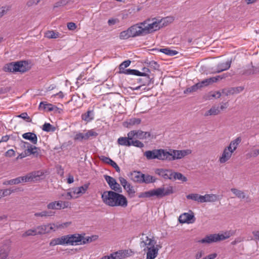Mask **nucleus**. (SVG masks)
Wrapping results in <instances>:
<instances>
[{
    "mask_svg": "<svg viewBox=\"0 0 259 259\" xmlns=\"http://www.w3.org/2000/svg\"><path fill=\"white\" fill-rule=\"evenodd\" d=\"M101 198L103 202L110 207L120 206L124 208L128 204L126 198L116 191H104L102 194Z\"/></svg>",
    "mask_w": 259,
    "mask_h": 259,
    "instance_id": "nucleus-1",
    "label": "nucleus"
},
{
    "mask_svg": "<svg viewBox=\"0 0 259 259\" xmlns=\"http://www.w3.org/2000/svg\"><path fill=\"white\" fill-rule=\"evenodd\" d=\"M82 240V235L76 233L74 234L64 235L61 237L52 239L49 244L50 246H52L57 245H69L74 246L80 245Z\"/></svg>",
    "mask_w": 259,
    "mask_h": 259,
    "instance_id": "nucleus-2",
    "label": "nucleus"
},
{
    "mask_svg": "<svg viewBox=\"0 0 259 259\" xmlns=\"http://www.w3.org/2000/svg\"><path fill=\"white\" fill-rule=\"evenodd\" d=\"M29 69L28 63L25 61L12 62L6 64L3 70L7 72H20L24 73Z\"/></svg>",
    "mask_w": 259,
    "mask_h": 259,
    "instance_id": "nucleus-3",
    "label": "nucleus"
},
{
    "mask_svg": "<svg viewBox=\"0 0 259 259\" xmlns=\"http://www.w3.org/2000/svg\"><path fill=\"white\" fill-rule=\"evenodd\" d=\"M232 234L227 231L223 234H213L206 236L204 238L198 241L199 243L210 244L224 240L229 238Z\"/></svg>",
    "mask_w": 259,
    "mask_h": 259,
    "instance_id": "nucleus-4",
    "label": "nucleus"
},
{
    "mask_svg": "<svg viewBox=\"0 0 259 259\" xmlns=\"http://www.w3.org/2000/svg\"><path fill=\"white\" fill-rule=\"evenodd\" d=\"M191 153V150L189 149L181 150L169 149L168 151L166 150V160L174 161L180 159Z\"/></svg>",
    "mask_w": 259,
    "mask_h": 259,
    "instance_id": "nucleus-5",
    "label": "nucleus"
},
{
    "mask_svg": "<svg viewBox=\"0 0 259 259\" xmlns=\"http://www.w3.org/2000/svg\"><path fill=\"white\" fill-rule=\"evenodd\" d=\"M159 18H153L147 19L142 22L146 34L152 33L160 29V25L159 23Z\"/></svg>",
    "mask_w": 259,
    "mask_h": 259,
    "instance_id": "nucleus-6",
    "label": "nucleus"
},
{
    "mask_svg": "<svg viewBox=\"0 0 259 259\" xmlns=\"http://www.w3.org/2000/svg\"><path fill=\"white\" fill-rule=\"evenodd\" d=\"M144 155L148 160L157 159L160 160H166V150L159 149L148 150L145 152Z\"/></svg>",
    "mask_w": 259,
    "mask_h": 259,
    "instance_id": "nucleus-7",
    "label": "nucleus"
},
{
    "mask_svg": "<svg viewBox=\"0 0 259 259\" xmlns=\"http://www.w3.org/2000/svg\"><path fill=\"white\" fill-rule=\"evenodd\" d=\"M98 133L95 132L94 130H88L86 133L74 132L73 136V140L74 141L82 142L83 141H87L90 138L96 137Z\"/></svg>",
    "mask_w": 259,
    "mask_h": 259,
    "instance_id": "nucleus-8",
    "label": "nucleus"
},
{
    "mask_svg": "<svg viewBox=\"0 0 259 259\" xmlns=\"http://www.w3.org/2000/svg\"><path fill=\"white\" fill-rule=\"evenodd\" d=\"M140 240V247L143 248V251H146V250L149 249V248L157 247V246H156V242L153 237L149 238L143 234Z\"/></svg>",
    "mask_w": 259,
    "mask_h": 259,
    "instance_id": "nucleus-9",
    "label": "nucleus"
},
{
    "mask_svg": "<svg viewBox=\"0 0 259 259\" xmlns=\"http://www.w3.org/2000/svg\"><path fill=\"white\" fill-rule=\"evenodd\" d=\"M150 191L151 197L156 196L157 198H162L173 193V189L171 186L167 188L162 187Z\"/></svg>",
    "mask_w": 259,
    "mask_h": 259,
    "instance_id": "nucleus-10",
    "label": "nucleus"
},
{
    "mask_svg": "<svg viewBox=\"0 0 259 259\" xmlns=\"http://www.w3.org/2000/svg\"><path fill=\"white\" fill-rule=\"evenodd\" d=\"M89 188L88 184H84L82 186L72 188L67 193L68 199L77 198L84 194Z\"/></svg>",
    "mask_w": 259,
    "mask_h": 259,
    "instance_id": "nucleus-11",
    "label": "nucleus"
},
{
    "mask_svg": "<svg viewBox=\"0 0 259 259\" xmlns=\"http://www.w3.org/2000/svg\"><path fill=\"white\" fill-rule=\"evenodd\" d=\"M129 31L132 37L146 35L144 26L143 24H141V22L130 27Z\"/></svg>",
    "mask_w": 259,
    "mask_h": 259,
    "instance_id": "nucleus-12",
    "label": "nucleus"
},
{
    "mask_svg": "<svg viewBox=\"0 0 259 259\" xmlns=\"http://www.w3.org/2000/svg\"><path fill=\"white\" fill-rule=\"evenodd\" d=\"M195 220L194 213L191 210L181 214L179 218V221L181 224H192L195 222Z\"/></svg>",
    "mask_w": 259,
    "mask_h": 259,
    "instance_id": "nucleus-13",
    "label": "nucleus"
},
{
    "mask_svg": "<svg viewBox=\"0 0 259 259\" xmlns=\"http://www.w3.org/2000/svg\"><path fill=\"white\" fill-rule=\"evenodd\" d=\"M104 178L112 190L114 191L121 192V188L120 185L117 183L114 178L108 175H104Z\"/></svg>",
    "mask_w": 259,
    "mask_h": 259,
    "instance_id": "nucleus-14",
    "label": "nucleus"
},
{
    "mask_svg": "<svg viewBox=\"0 0 259 259\" xmlns=\"http://www.w3.org/2000/svg\"><path fill=\"white\" fill-rule=\"evenodd\" d=\"M69 202L63 201H55L48 204L47 207L49 209H61L68 207Z\"/></svg>",
    "mask_w": 259,
    "mask_h": 259,
    "instance_id": "nucleus-15",
    "label": "nucleus"
},
{
    "mask_svg": "<svg viewBox=\"0 0 259 259\" xmlns=\"http://www.w3.org/2000/svg\"><path fill=\"white\" fill-rule=\"evenodd\" d=\"M128 136L132 137L133 139H147L150 137L151 134L149 132H143L140 130L132 131L128 133Z\"/></svg>",
    "mask_w": 259,
    "mask_h": 259,
    "instance_id": "nucleus-16",
    "label": "nucleus"
},
{
    "mask_svg": "<svg viewBox=\"0 0 259 259\" xmlns=\"http://www.w3.org/2000/svg\"><path fill=\"white\" fill-rule=\"evenodd\" d=\"M234 152L230 150L227 146L226 147L222 152V155L219 158V162L220 163H225L228 161L232 157Z\"/></svg>",
    "mask_w": 259,
    "mask_h": 259,
    "instance_id": "nucleus-17",
    "label": "nucleus"
},
{
    "mask_svg": "<svg viewBox=\"0 0 259 259\" xmlns=\"http://www.w3.org/2000/svg\"><path fill=\"white\" fill-rule=\"evenodd\" d=\"M39 109L40 110H45L47 111H54L55 113H60V109L56 106L50 103H48L47 102H41L39 105Z\"/></svg>",
    "mask_w": 259,
    "mask_h": 259,
    "instance_id": "nucleus-18",
    "label": "nucleus"
},
{
    "mask_svg": "<svg viewBox=\"0 0 259 259\" xmlns=\"http://www.w3.org/2000/svg\"><path fill=\"white\" fill-rule=\"evenodd\" d=\"M231 61L219 63L215 68H212V73H219L228 70L231 67Z\"/></svg>",
    "mask_w": 259,
    "mask_h": 259,
    "instance_id": "nucleus-19",
    "label": "nucleus"
},
{
    "mask_svg": "<svg viewBox=\"0 0 259 259\" xmlns=\"http://www.w3.org/2000/svg\"><path fill=\"white\" fill-rule=\"evenodd\" d=\"M10 250V245L9 243L3 244L0 248V259H7Z\"/></svg>",
    "mask_w": 259,
    "mask_h": 259,
    "instance_id": "nucleus-20",
    "label": "nucleus"
},
{
    "mask_svg": "<svg viewBox=\"0 0 259 259\" xmlns=\"http://www.w3.org/2000/svg\"><path fill=\"white\" fill-rule=\"evenodd\" d=\"M38 171H33L28 174L27 175L20 177L22 183H26L31 181H33L36 177L39 176Z\"/></svg>",
    "mask_w": 259,
    "mask_h": 259,
    "instance_id": "nucleus-21",
    "label": "nucleus"
},
{
    "mask_svg": "<svg viewBox=\"0 0 259 259\" xmlns=\"http://www.w3.org/2000/svg\"><path fill=\"white\" fill-rule=\"evenodd\" d=\"M133 139L132 137L128 136L127 134V137H120L118 139L117 143L119 145L121 146L130 147L131 146V141Z\"/></svg>",
    "mask_w": 259,
    "mask_h": 259,
    "instance_id": "nucleus-22",
    "label": "nucleus"
},
{
    "mask_svg": "<svg viewBox=\"0 0 259 259\" xmlns=\"http://www.w3.org/2000/svg\"><path fill=\"white\" fill-rule=\"evenodd\" d=\"M22 136L23 138L30 141L33 144H36L37 143V136L34 133H26L23 134Z\"/></svg>",
    "mask_w": 259,
    "mask_h": 259,
    "instance_id": "nucleus-23",
    "label": "nucleus"
},
{
    "mask_svg": "<svg viewBox=\"0 0 259 259\" xmlns=\"http://www.w3.org/2000/svg\"><path fill=\"white\" fill-rule=\"evenodd\" d=\"M202 203L204 202H213L219 200V196L216 194H206L202 195Z\"/></svg>",
    "mask_w": 259,
    "mask_h": 259,
    "instance_id": "nucleus-24",
    "label": "nucleus"
},
{
    "mask_svg": "<svg viewBox=\"0 0 259 259\" xmlns=\"http://www.w3.org/2000/svg\"><path fill=\"white\" fill-rule=\"evenodd\" d=\"M158 250L157 247L146 250V259H155L158 255Z\"/></svg>",
    "mask_w": 259,
    "mask_h": 259,
    "instance_id": "nucleus-25",
    "label": "nucleus"
},
{
    "mask_svg": "<svg viewBox=\"0 0 259 259\" xmlns=\"http://www.w3.org/2000/svg\"><path fill=\"white\" fill-rule=\"evenodd\" d=\"M109 259H122L126 256V251L119 250L107 255Z\"/></svg>",
    "mask_w": 259,
    "mask_h": 259,
    "instance_id": "nucleus-26",
    "label": "nucleus"
},
{
    "mask_svg": "<svg viewBox=\"0 0 259 259\" xmlns=\"http://www.w3.org/2000/svg\"><path fill=\"white\" fill-rule=\"evenodd\" d=\"M242 141V138L240 137H238L236 139L232 140L229 146L227 147L229 148L230 150H232L234 152L237 148L238 146L241 143Z\"/></svg>",
    "mask_w": 259,
    "mask_h": 259,
    "instance_id": "nucleus-27",
    "label": "nucleus"
},
{
    "mask_svg": "<svg viewBox=\"0 0 259 259\" xmlns=\"http://www.w3.org/2000/svg\"><path fill=\"white\" fill-rule=\"evenodd\" d=\"M94 118V111L93 109H89L87 112L81 115L82 120L90 122Z\"/></svg>",
    "mask_w": 259,
    "mask_h": 259,
    "instance_id": "nucleus-28",
    "label": "nucleus"
},
{
    "mask_svg": "<svg viewBox=\"0 0 259 259\" xmlns=\"http://www.w3.org/2000/svg\"><path fill=\"white\" fill-rule=\"evenodd\" d=\"M132 179L133 181L139 183H142L143 180L144 174L139 171H135L131 173Z\"/></svg>",
    "mask_w": 259,
    "mask_h": 259,
    "instance_id": "nucleus-29",
    "label": "nucleus"
},
{
    "mask_svg": "<svg viewBox=\"0 0 259 259\" xmlns=\"http://www.w3.org/2000/svg\"><path fill=\"white\" fill-rule=\"evenodd\" d=\"M143 78L139 79V82L142 84L141 85L138 86L135 88L136 90H139L143 86L149 85L150 83V78L149 76H143Z\"/></svg>",
    "mask_w": 259,
    "mask_h": 259,
    "instance_id": "nucleus-30",
    "label": "nucleus"
},
{
    "mask_svg": "<svg viewBox=\"0 0 259 259\" xmlns=\"http://www.w3.org/2000/svg\"><path fill=\"white\" fill-rule=\"evenodd\" d=\"M188 199L193 200L198 203H202V195H200L197 193H191L186 196Z\"/></svg>",
    "mask_w": 259,
    "mask_h": 259,
    "instance_id": "nucleus-31",
    "label": "nucleus"
},
{
    "mask_svg": "<svg viewBox=\"0 0 259 259\" xmlns=\"http://www.w3.org/2000/svg\"><path fill=\"white\" fill-rule=\"evenodd\" d=\"M220 113V109L218 106H213L209 110L206 111L205 114V116L210 115H216Z\"/></svg>",
    "mask_w": 259,
    "mask_h": 259,
    "instance_id": "nucleus-32",
    "label": "nucleus"
},
{
    "mask_svg": "<svg viewBox=\"0 0 259 259\" xmlns=\"http://www.w3.org/2000/svg\"><path fill=\"white\" fill-rule=\"evenodd\" d=\"M55 212L51 210H44L41 212H36L34 213V216L36 217H49L54 216Z\"/></svg>",
    "mask_w": 259,
    "mask_h": 259,
    "instance_id": "nucleus-33",
    "label": "nucleus"
},
{
    "mask_svg": "<svg viewBox=\"0 0 259 259\" xmlns=\"http://www.w3.org/2000/svg\"><path fill=\"white\" fill-rule=\"evenodd\" d=\"M231 191L239 199H243L245 198L244 191L236 188H231Z\"/></svg>",
    "mask_w": 259,
    "mask_h": 259,
    "instance_id": "nucleus-34",
    "label": "nucleus"
},
{
    "mask_svg": "<svg viewBox=\"0 0 259 259\" xmlns=\"http://www.w3.org/2000/svg\"><path fill=\"white\" fill-rule=\"evenodd\" d=\"M37 235L49 233L48 225H40L35 227Z\"/></svg>",
    "mask_w": 259,
    "mask_h": 259,
    "instance_id": "nucleus-35",
    "label": "nucleus"
},
{
    "mask_svg": "<svg viewBox=\"0 0 259 259\" xmlns=\"http://www.w3.org/2000/svg\"><path fill=\"white\" fill-rule=\"evenodd\" d=\"M120 73H123L127 75H137L140 74V71L136 69H126L119 71Z\"/></svg>",
    "mask_w": 259,
    "mask_h": 259,
    "instance_id": "nucleus-36",
    "label": "nucleus"
},
{
    "mask_svg": "<svg viewBox=\"0 0 259 259\" xmlns=\"http://www.w3.org/2000/svg\"><path fill=\"white\" fill-rule=\"evenodd\" d=\"M21 147L23 148H26L27 149L24 151L25 154H26V157L29 156L32 154L31 153V149L29 147L30 143L27 142H24L23 141H21Z\"/></svg>",
    "mask_w": 259,
    "mask_h": 259,
    "instance_id": "nucleus-37",
    "label": "nucleus"
},
{
    "mask_svg": "<svg viewBox=\"0 0 259 259\" xmlns=\"http://www.w3.org/2000/svg\"><path fill=\"white\" fill-rule=\"evenodd\" d=\"M158 51L169 56H175L178 53L177 51L170 50L169 48L160 49L158 50Z\"/></svg>",
    "mask_w": 259,
    "mask_h": 259,
    "instance_id": "nucleus-38",
    "label": "nucleus"
},
{
    "mask_svg": "<svg viewBox=\"0 0 259 259\" xmlns=\"http://www.w3.org/2000/svg\"><path fill=\"white\" fill-rule=\"evenodd\" d=\"M156 174L159 175V176L161 177L164 179H167V176H168V169H163V168H159L156 169L155 171Z\"/></svg>",
    "mask_w": 259,
    "mask_h": 259,
    "instance_id": "nucleus-39",
    "label": "nucleus"
},
{
    "mask_svg": "<svg viewBox=\"0 0 259 259\" xmlns=\"http://www.w3.org/2000/svg\"><path fill=\"white\" fill-rule=\"evenodd\" d=\"M200 84L199 82H198L189 88H188L184 91V93L187 94L197 91L198 89L201 88Z\"/></svg>",
    "mask_w": 259,
    "mask_h": 259,
    "instance_id": "nucleus-40",
    "label": "nucleus"
},
{
    "mask_svg": "<svg viewBox=\"0 0 259 259\" xmlns=\"http://www.w3.org/2000/svg\"><path fill=\"white\" fill-rule=\"evenodd\" d=\"M172 20V19L170 17H165L161 19L159 18V23L160 25V28L171 23Z\"/></svg>",
    "mask_w": 259,
    "mask_h": 259,
    "instance_id": "nucleus-41",
    "label": "nucleus"
},
{
    "mask_svg": "<svg viewBox=\"0 0 259 259\" xmlns=\"http://www.w3.org/2000/svg\"><path fill=\"white\" fill-rule=\"evenodd\" d=\"M172 20V19L170 17H165L161 19L159 18V23L160 25V28L171 23Z\"/></svg>",
    "mask_w": 259,
    "mask_h": 259,
    "instance_id": "nucleus-42",
    "label": "nucleus"
},
{
    "mask_svg": "<svg viewBox=\"0 0 259 259\" xmlns=\"http://www.w3.org/2000/svg\"><path fill=\"white\" fill-rule=\"evenodd\" d=\"M124 189L126 191L129 196L133 197L135 196V191L133 187L128 183L125 187H123Z\"/></svg>",
    "mask_w": 259,
    "mask_h": 259,
    "instance_id": "nucleus-43",
    "label": "nucleus"
},
{
    "mask_svg": "<svg viewBox=\"0 0 259 259\" xmlns=\"http://www.w3.org/2000/svg\"><path fill=\"white\" fill-rule=\"evenodd\" d=\"M42 130L47 132H54L56 130V127L49 123H45L42 125Z\"/></svg>",
    "mask_w": 259,
    "mask_h": 259,
    "instance_id": "nucleus-44",
    "label": "nucleus"
},
{
    "mask_svg": "<svg viewBox=\"0 0 259 259\" xmlns=\"http://www.w3.org/2000/svg\"><path fill=\"white\" fill-rule=\"evenodd\" d=\"M11 10V6L9 5H4L0 7V18H2L4 15Z\"/></svg>",
    "mask_w": 259,
    "mask_h": 259,
    "instance_id": "nucleus-45",
    "label": "nucleus"
},
{
    "mask_svg": "<svg viewBox=\"0 0 259 259\" xmlns=\"http://www.w3.org/2000/svg\"><path fill=\"white\" fill-rule=\"evenodd\" d=\"M130 37H132V36L129 31V28L127 30L122 31L120 33L119 38L121 39H126Z\"/></svg>",
    "mask_w": 259,
    "mask_h": 259,
    "instance_id": "nucleus-46",
    "label": "nucleus"
},
{
    "mask_svg": "<svg viewBox=\"0 0 259 259\" xmlns=\"http://www.w3.org/2000/svg\"><path fill=\"white\" fill-rule=\"evenodd\" d=\"M59 33L54 31L49 30L45 33V37L48 38H56L59 37Z\"/></svg>",
    "mask_w": 259,
    "mask_h": 259,
    "instance_id": "nucleus-47",
    "label": "nucleus"
},
{
    "mask_svg": "<svg viewBox=\"0 0 259 259\" xmlns=\"http://www.w3.org/2000/svg\"><path fill=\"white\" fill-rule=\"evenodd\" d=\"M29 147L31 149V153L35 157H37L39 154L40 150V148L35 146H33L30 144Z\"/></svg>",
    "mask_w": 259,
    "mask_h": 259,
    "instance_id": "nucleus-48",
    "label": "nucleus"
},
{
    "mask_svg": "<svg viewBox=\"0 0 259 259\" xmlns=\"http://www.w3.org/2000/svg\"><path fill=\"white\" fill-rule=\"evenodd\" d=\"M37 235L35 228L29 229L22 234V237H25L30 236H35Z\"/></svg>",
    "mask_w": 259,
    "mask_h": 259,
    "instance_id": "nucleus-49",
    "label": "nucleus"
},
{
    "mask_svg": "<svg viewBox=\"0 0 259 259\" xmlns=\"http://www.w3.org/2000/svg\"><path fill=\"white\" fill-rule=\"evenodd\" d=\"M215 79H212L211 77H210L209 78H207L202 80V81L199 82V84H200V85L201 87L202 88L203 87L207 86L209 84L214 83V80Z\"/></svg>",
    "mask_w": 259,
    "mask_h": 259,
    "instance_id": "nucleus-50",
    "label": "nucleus"
},
{
    "mask_svg": "<svg viewBox=\"0 0 259 259\" xmlns=\"http://www.w3.org/2000/svg\"><path fill=\"white\" fill-rule=\"evenodd\" d=\"M155 181V179L154 177L150 176V175H144L143 180H142V183L144 182L145 183H150L154 182Z\"/></svg>",
    "mask_w": 259,
    "mask_h": 259,
    "instance_id": "nucleus-51",
    "label": "nucleus"
},
{
    "mask_svg": "<svg viewBox=\"0 0 259 259\" xmlns=\"http://www.w3.org/2000/svg\"><path fill=\"white\" fill-rule=\"evenodd\" d=\"M1 191V194L2 195V197H5L6 196L10 195L12 193L15 192V190L14 189H6L4 190H0Z\"/></svg>",
    "mask_w": 259,
    "mask_h": 259,
    "instance_id": "nucleus-52",
    "label": "nucleus"
},
{
    "mask_svg": "<svg viewBox=\"0 0 259 259\" xmlns=\"http://www.w3.org/2000/svg\"><path fill=\"white\" fill-rule=\"evenodd\" d=\"M56 224L57 225L58 230H62V229H65V228H67L68 227H69L71 225V222H65V223H61L59 222H56Z\"/></svg>",
    "mask_w": 259,
    "mask_h": 259,
    "instance_id": "nucleus-53",
    "label": "nucleus"
},
{
    "mask_svg": "<svg viewBox=\"0 0 259 259\" xmlns=\"http://www.w3.org/2000/svg\"><path fill=\"white\" fill-rule=\"evenodd\" d=\"M179 180L182 182H186L187 181V179L186 177H185L182 174L176 172L175 174V180Z\"/></svg>",
    "mask_w": 259,
    "mask_h": 259,
    "instance_id": "nucleus-54",
    "label": "nucleus"
},
{
    "mask_svg": "<svg viewBox=\"0 0 259 259\" xmlns=\"http://www.w3.org/2000/svg\"><path fill=\"white\" fill-rule=\"evenodd\" d=\"M131 146H134L135 147H137L138 148H143L144 146V145L143 143L140 142L139 140H134V139L131 141Z\"/></svg>",
    "mask_w": 259,
    "mask_h": 259,
    "instance_id": "nucleus-55",
    "label": "nucleus"
},
{
    "mask_svg": "<svg viewBox=\"0 0 259 259\" xmlns=\"http://www.w3.org/2000/svg\"><path fill=\"white\" fill-rule=\"evenodd\" d=\"M131 62L130 60H127L123 61L119 66V71L124 69L125 68L128 67Z\"/></svg>",
    "mask_w": 259,
    "mask_h": 259,
    "instance_id": "nucleus-56",
    "label": "nucleus"
},
{
    "mask_svg": "<svg viewBox=\"0 0 259 259\" xmlns=\"http://www.w3.org/2000/svg\"><path fill=\"white\" fill-rule=\"evenodd\" d=\"M48 230H49V233L51 231L55 232L58 230L57 225L56 223H50L48 224Z\"/></svg>",
    "mask_w": 259,
    "mask_h": 259,
    "instance_id": "nucleus-57",
    "label": "nucleus"
},
{
    "mask_svg": "<svg viewBox=\"0 0 259 259\" xmlns=\"http://www.w3.org/2000/svg\"><path fill=\"white\" fill-rule=\"evenodd\" d=\"M139 198H150L151 197L150 191L141 192L138 195Z\"/></svg>",
    "mask_w": 259,
    "mask_h": 259,
    "instance_id": "nucleus-58",
    "label": "nucleus"
},
{
    "mask_svg": "<svg viewBox=\"0 0 259 259\" xmlns=\"http://www.w3.org/2000/svg\"><path fill=\"white\" fill-rule=\"evenodd\" d=\"M221 96V94L219 91L214 93H210L209 94L208 99H211L212 98H219Z\"/></svg>",
    "mask_w": 259,
    "mask_h": 259,
    "instance_id": "nucleus-59",
    "label": "nucleus"
},
{
    "mask_svg": "<svg viewBox=\"0 0 259 259\" xmlns=\"http://www.w3.org/2000/svg\"><path fill=\"white\" fill-rule=\"evenodd\" d=\"M68 0H61L55 3L54 7L58 8L66 5L68 3Z\"/></svg>",
    "mask_w": 259,
    "mask_h": 259,
    "instance_id": "nucleus-60",
    "label": "nucleus"
},
{
    "mask_svg": "<svg viewBox=\"0 0 259 259\" xmlns=\"http://www.w3.org/2000/svg\"><path fill=\"white\" fill-rule=\"evenodd\" d=\"M100 159L101 161H102L103 162L110 164V163L113 161L111 158L109 157H106L105 156H101L100 157Z\"/></svg>",
    "mask_w": 259,
    "mask_h": 259,
    "instance_id": "nucleus-61",
    "label": "nucleus"
},
{
    "mask_svg": "<svg viewBox=\"0 0 259 259\" xmlns=\"http://www.w3.org/2000/svg\"><path fill=\"white\" fill-rule=\"evenodd\" d=\"M141 120L140 119L134 118L130 120L128 123L130 125L139 124L141 123Z\"/></svg>",
    "mask_w": 259,
    "mask_h": 259,
    "instance_id": "nucleus-62",
    "label": "nucleus"
},
{
    "mask_svg": "<svg viewBox=\"0 0 259 259\" xmlns=\"http://www.w3.org/2000/svg\"><path fill=\"white\" fill-rule=\"evenodd\" d=\"M223 93L225 94L226 96H228L229 95H233L235 94V91L234 88H230L228 90H223Z\"/></svg>",
    "mask_w": 259,
    "mask_h": 259,
    "instance_id": "nucleus-63",
    "label": "nucleus"
},
{
    "mask_svg": "<svg viewBox=\"0 0 259 259\" xmlns=\"http://www.w3.org/2000/svg\"><path fill=\"white\" fill-rule=\"evenodd\" d=\"M150 71L149 68L144 67L142 69V72H140V74L138 76H149Z\"/></svg>",
    "mask_w": 259,
    "mask_h": 259,
    "instance_id": "nucleus-64",
    "label": "nucleus"
}]
</instances>
